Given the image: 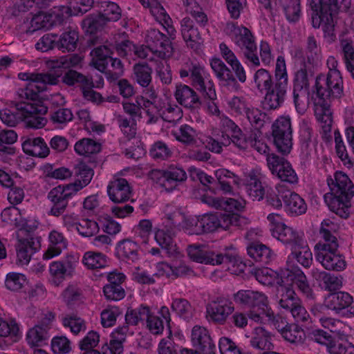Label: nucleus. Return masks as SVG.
<instances>
[{
  "instance_id": "1",
  "label": "nucleus",
  "mask_w": 354,
  "mask_h": 354,
  "mask_svg": "<svg viewBox=\"0 0 354 354\" xmlns=\"http://www.w3.org/2000/svg\"><path fill=\"white\" fill-rule=\"evenodd\" d=\"M330 192L324 195V201L330 211L342 218H347L351 211V199L354 196V185L342 171H336L334 179L328 180Z\"/></svg>"
},
{
  "instance_id": "2",
  "label": "nucleus",
  "mask_w": 354,
  "mask_h": 354,
  "mask_svg": "<svg viewBox=\"0 0 354 354\" xmlns=\"http://www.w3.org/2000/svg\"><path fill=\"white\" fill-rule=\"evenodd\" d=\"M313 11L312 24L313 27L322 26L324 38L328 43L336 39L337 19L336 14L338 10H331V2L328 0H308Z\"/></svg>"
},
{
  "instance_id": "3",
  "label": "nucleus",
  "mask_w": 354,
  "mask_h": 354,
  "mask_svg": "<svg viewBox=\"0 0 354 354\" xmlns=\"http://www.w3.org/2000/svg\"><path fill=\"white\" fill-rule=\"evenodd\" d=\"M18 77L21 80L27 81L24 87L17 91L19 98L21 101L27 100L35 102L39 98V93L46 89L48 85H55L58 83L59 75L53 73H20Z\"/></svg>"
},
{
  "instance_id": "4",
  "label": "nucleus",
  "mask_w": 354,
  "mask_h": 354,
  "mask_svg": "<svg viewBox=\"0 0 354 354\" xmlns=\"http://www.w3.org/2000/svg\"><path fill=\"white\" fill-rule=\"evenodd\" d=\"M164 213L168 223L171 225L169 230L159 229L155 232V240L157 243L162 248L167 250L168 254L176 255L180 251L176 245L174 243V236L176 228L180 225V222L183 220V214L175 206L167 205Z\"/></svg>"
},
{
  "instance_id": "5",
  "label": "nucleus",
  "mask_w": 354,
  "mask_h": 354,
  "mask_svg": "<svg viewBox=\"0 0 354 354\" xmlns=\"http://www.w3.org/2000/svg\"><path fill=\"white\" fill-rule=\"evenodd\" d=\"M232 39L243 51L245 63L250 67H259L260 59L257 55L255 37L245 27L231 25Z\"/></svg>"
},
{
  "instance_id": "6",
  "label": "nucleus",
  "mask_w": 354,
  "mask_h": 354,
  "mask_svg": "<svg viewBox=\"0 0 354 354\" xmlns=\"http://www.w3.org/2000/svg\"><path fill=\"white\" fill-rule=\"evenodd\" d=\"M315 256L316 261L326 270L342 272L347 268L346 257L339 250L338 243H317Z\"/></svg>"
},
{
  "instance_id": "7",
  "label": "nucleus",
  "mask_w": 354,
  "mask_h": 354,
  "mask_svg": "<svg viewBox=\"0 0 354 354\" xmlns=\"http://www.w3.org/2000/svg\"><path fill=\"white\" fill-rule=\"evenodd\" d=\"M187 252L189 258L197 263L209 264L212 266L227 263V269L232 272H234V270L231 269L230 265L234 266L240 263L239 266L244 267V265H242L240 259L236 255H223L222 254H215L213 251L209 250L205 245H190L187 249Z\"/></svg>"
},
{
  "instance_id": "8",
  "label": "nucleus",
  "mask_w": 354,
  "mask_h": 354,
  "mask_svg": "<svg viewBox=\"0 0 354 354\" xmlns=\"http://www.w3.org/2000/svg\"><path fill=\"white\" fill-rule=\"evenodd\" d=\"M200 227L194 232H212L218 228L225 230L230 226L241 227L245 219L236 214H224L218 215L216 214H205L199 216Z\"/></svg>"
},
{
  "instance_id": "9",
  "label": "nucleus",
  "mask_w": 354,
  "mask_h": 354,
  "mask_svg": "<svg viewBox=\"0 0 354 354\" xmlns=\"http://www.w3.org/2000/svg\"><path fill=\"white\" fill-rule=\"evenodd\" d=\"M78 263L79 256L73 253L67 254L62 260L52 261L48 268V282L55 287L62 286L75 274Z\"/></svg>"
},
{
  "instance_id": "10",
  "label": "nucleus",
  "mask_w": 354,
  "mask_h": 354,
  "mask_svg": "<svg viewBox=\"0 0 354 354\" xmlns=\"http://www.w3.org/2000/svg\"><path fill=\"white\" fill-rule=\"evenodd\" d=\"M315 88L317 97L326 100L339 97L343 92V80L340 72L332 71L317 75Z\"/></svg>"
},
{
  "instance_id": "11",
  "label": "nucleus",
  "mask_w": 354,
  "mask_h": 354,
  "mask_svg": "<svg viewBox=\"0 0 354 354\" xmlns=\"http://www.w3.org/2000/svg\"><path fill=\"white\" fill-rule=\"evenodd\" d=\"M292 130L291 119L288 115H281L272 124L274 144L279 152L288 154L292 149Z\"/></svg>"
},
{
  "instance_id": "12",
  "label": "nucleus",
  "mask_w": 354,
  "mask_h": 354,
  "mask_svg": "<svg viewBox=\"0 0 354 354\" xmlns=\"http://www.w3.org/2000/svg\"><path fill=\"white\" fill-rule=\"evenodd\" d=\"M78 192L71 184L57 185L48 192L47 198L53 204L48 214L55 217L62 215L68 206V201Z\"/></svg>"
},
{
  "instance_id": "13",
  "label": "nucleus",
  "mask_w": 354,
  "mask_h": 354,
  "mask_svg": "<svg viewBox=\"0 0 354 354\" xmlns=\"http://www.w3.org/2000/svg\"><path fill=\"white\" fill-rule=\"evenodd\" d=\"M309 78L305 66L298 69L293 79V101L297 112L304 113L308 100Z\"/></svg>"
},
{
  "instance_id": "14",
  "label": "nucleus",
  "mask_w": 354,
  "mask_h": 354,
  "mask_svg": "<svg viewBox=\"0 0 354 354\" xmlns=\"http://www.w3.org/2000/svg\"><path fill=\"white\" fill-rule=\"evenodd\" d=\"M100 12L95 17L86 18L84 20V26L91 29H97L108 22L117 21L122 16L120 6L115 2L104 1L100 2Z\"/></svg>"
},
{
  "instance_id": "15",
  "label": "nucleus",
  "mask_w": 354,
  "mask_h": 354,
  "mask_svg": "<svg viewBox=\"0 0 354 354\" xmlns=\"http://www.w3.org/2000/svg\"><path fill=\"white\" fill-rule=\"evenodd\" d=\"M190 80L192 84L209 99H216L214 83L209 73L200 64L191 66Z\"/></svg>"
},
{
  "instance_id": "16",
  "label": "nucleus",
  "mask_w": 354,
  "mask_h": 354,
  "mask_svg": "<svg viewBox=\"0 0 354 354\" xmlns=\"http://www.w3.org/2000/svg\"><path fill=\"white\" fill-rule=\"evenodd\" d=\"M147 45L153 49V57H149V60L169 58L172 55L173 48L167 37L158 30L151 28L147 31L146 35Z\"/></svg>"
},
{
  "instance_id": "17",
  "label": "nucleus",
  "mask_w": 354,
  "mask_h": 354,
  "mask_svg": "<svg viewBox=\"0 0 354 354\" xmlns=\"http://www.w3.org/2000/svg\"><path fill=\"white\" fill-rule=\"evenodd\" d=\"M267 165L271 173L282 181L296 183L298 177L290 163L284 158L272 153L267 158Z\"/></svg>"
},
{
  "instance_id": "18",
  "label": "nucleus",
  "mask_w": 354,
  "mask_h": 354,
  "mask_svg": "<svg viewBox=\"0 0 354 354\" xmlns=\"http://www.w3.org/2000/svg\"><path fill=\"white\" fill-rule=\"evenodd\" d=\"M234 311L232 301L225 297H217L206 308L207 317L213 322L223 324Z\"/></svg>"
},
{
  "instance_id": "19",
  "label": "nucleus",
  "mask_w": 354,
  "mask_h": 354,
  "mask_svg": "<svg viewBox=\"0 0 354 354\" xmlns=\"http://www.w3.org/2000/svg\"><path fill=\"white\" fill-rule=\"evenodd\" d=\"M232 299L238 306L250 309L267 307L269 303L263 292L252 290H240L233 294Z\"/></svg>"
},
{
  "instance_id": "20",
  "label": "nucleus",
  "mask_w": 354,
  "mask_h": 354,
  "mask_svg": "<svg viewBox=\"0 0 354 354\" xmlns=\"http://www.w3.org/2000/svg\"><path fill=\"white\" fill-rule=\"evenodd\" d=\"M314 111L315 115L320 124L323 137L327 138L330 136L333 123L330 99L315 98Z\"/></svg>"
},
{
  "instance_id": "21",
  "label": "nucleus",
  "mask_w": 354,
  "mask_h": 354,
  "mask_svg": "<svg viewBox=\"0 0 354 354\" xmlns=\"http://www.w3.org/2000/svg\"><path fill=\"white\" fill-rule=\"evenodd\" d=\"M143 6L149 8L150 12L156 21L164 28L169 37L174 39L176 30L172 25V20L158 0L143 1Z\"/></svg>"
},
{
  "instance_id": "22",
  "label": "nucleus",
  "mask_w": 354,
  "mask_h": 354,
  "mask_svg": "<svg viewBox=\"0 0 354 354\" xmlns=\"http://www.w3.org/2000/svg\"><path fill=\"white\" fill-rule=\"evenodd\" d=\"M18 109L22 110L24 113V117L27 118L28 127L34 129H41L46 124V119L38 115V114L46 113L47 108L39 105L35 102L26 103L21 101L18 105Z\"/></svg>"
},
{
  "instance_id": "23",
  "label": "nucleus",
  "mask_w": 354,
  "mask_h": 354,
  "mask_svg": "<svg viewBox=\"0 0 354 354\" xmlns=\"http://www.w3.org/2000/svg\"><path fill=\"white\" fill-rule=\"evenodd\" d=\"M146 322L147 328L153 335L162 334L165 322L168 330V337L172 335L170 313L167 307L162 306L158 311V315H153L150 310Z\"/></svg>"
},
{
  "instance_id": "24",
  "label": "nucleus",
  "mask_w": 354,
  "mask_h": 354,
  "mask_svg": "<svg viewBox=\"0 0 354 354\" xmlns=\"http://www.w3.org/2000/svg\"><path fill=\"white\" fill-rule=\"evenodd\" d=\"M273 237L281 241L287 248L296 250L299 245L306 241L304 234L301 231L283 225L278 231H275L272 235Z\"/></svg>"
},
{
  "instance_id": "25",
  "label": "nucleus",
  "mask_w": 354,
  "mask_h": 354,
  "mask_svg": "<svg viewBox=\"0 0 354 354\" xmlns=\"http://www.w3.org/2000/svg\"><path fill=\"white\" fill-rule=\"evenodd\" d=\"M273 237L281 241L287 248L296 250L299 245L306 241L304 234L301 231L283 225L278 231H275L272 235Z\"/></svg>"
},
{
  "instance_id": "26",
  "label": "nucleus",
  "mask_w": 354,
  "mask_h": 354,
  "mask_svg": "<svg viewBox=\"0 0 354 354\" xmlns=\"http://www.w3.org/2000/svg\"><path fill=\"white\" fill-rule=\"evenodd\" d=\"M107 194L114 203L128 201L131 196V191L125 178H115L110 181L107 186Z\"/></svg>"
},
{
  "instance_id": "27",
  "label": "nucleus",
  "mask_w": 354,
  "mask_h": 354,
  "mask_svg": "<svg viewBox=\"0 0 354 354\" xmlns=\"http://www.w3.org/2000/svg\"><path fill=\"white\" fill-rule=\"evenodd\" d=\"M285 268L282 272V276L285 277L284 281L286 283L290 281L295 283L299 290L308 298L313 299V293L310 288L306 276L298 267H290Z\"/></svg>"
},
{
  "instance_id": "28",
  "label": "nucleus",
  "mask_w": 354,
  "mask_h": 354,
  "mask_svg": "<svg viewBox=\"0 0 354 354\" xmlns=\"http://www.w3.org/2000/svg\"><path fill=\"white\" fill-rule=\"evenodd\" d=\"M192 342L203 354H215L216 346L205 327L194 326L192 330Z\"/></svg>"
},
{
  "instance_id": "29",
  "label": "nucleus",
  "mask_w": 354,
  "mask_h": 354,
  "mask_svg": "<svg viewBox=\"0 0 354 354\" xmlns=\"http://www.w3.org/2000/svg\"><path fill=\"white\" fill-rule=\"evenodd\" d=\"M181 35L187 45L193 49H198L203 43L197 27L188 17H184L180 22Z\"/></svg>"
},
{
  "instance_id": "30",
  "label": "nucleus",
  "mask_w": 354,
  "mask_h": 354,
  "mask_svg": "<svg viewBox=\"0 0 354 354\" xmlns=\"http://www.w3.org/2000/svg\"><path fill=\"white\" fill-rule=\"evenodd\" d=\"M48 247L44 254V259L48 260L61 254L63 250L68 247V240L64 234L53 230L48 234Z\"/></svg>"
},
{
  "instance_id": "31",
  "label": "nucleus",
  "mask_w": 354,
  "mask_h": 354,
  "mask_svg": "<svg viewBox=\"0 0 354 354\" xmlns=\"http://www.w3.org/2000/svg\"><path fill=\"white\" fill-rule=\"evenodd\" d=\"M284 203L285 212L290 216H299L306 213L307 204L298 194L285 191L281 195Z\"/></svg>"
},
{
  "instance_id": "32",
  "label": "nucleus",
  "mask_w": 354,
  "mask_h": 354,
  "mask_svg": "<svg viewBox=\"0 0 354 354\" xmlns=\"http://www.w3.org/2000/svg\"><path fill=\"white\" fill-rule=\"evenodd\" d=\"M287 85L276 83L271 88L266 91V93L263 101L264 109L272 110L279 108L283 102L287 91Z\"/></svg>"
},
{
  "instance_id": "33",
  "label": "nucleus",
  "mask_w": 354,
  "mask_h": 354,
  "mask_svg": "<svg viewBox=\"0 0 354 354\" xmlns=\"http://www.w3.org/2000/svg\"><path fill=\"white\" fill-rule=\"evenodd\" d=\"M50 17L45 13L40 12L27 17L19 25V30L21 33L30 35L42 28H48L51 26L50 23Z\"/></svg>"
},
{
  "instance_id": "34",
  "label": "nucleus",
  "mask_w": 354,
  "mask_h": 354,
  "mask_svg": "<svg viewBox=\"0 0 354 354\" xmlns=\"http://www.w3.org/2000/svg\"><path fill=\"white\" fill-rule=\"evenodd\" d=\"M93 2V0H71L70 7L62 6L55 8L57 12L55 10L53 14L59 21L63 20L66 16L83 14L92 7Z\"/></svg>"
},
{
  "instance_id": "35",
  "label": "nucleus",
  "mask_w": 354,
  "mask_h": 354,
  "mask_svg": "<svg viewBox=\"0 0 354 354\" xmlns=\"http://www.w3.org/2000/svg\"><path fill=\"white\" fill-rule=\"evenodd\" d=\"M277 296L279 306L286 310H290L300 301L292 286L285 281L277 286Z\"/></svg>"
},
{
  "instance_id": "36",
  "label": "nucleus",
  "mask_w": 354,
  "mask_h": 354,
  "mask_svg": "<svg viewBox=\"0 0 354 354\" xmlns=\"http://www.w3.org/2000/svg\"><path fill=\"white\" fill-rule=\"evenodd\" d=\"M175 97L176 100L185 107L196 109L199 107L201 104L196 92L185 84L176 86Z\"/></svg>"
},
{
  "instance_id": "37",
  "label": "nucleus",
  "mask_w": 354,
  "mask_h": 354,
  "mask_svg": "<svg viewBox=\"0 0 354 354\" xmlns=\"http://www.w3.org/2000/svg\"><path fill=\"white\" fill-rule=\"evenodd\" d=\"M22 149L26 154L44 158L48 155L49 149L41 137L27 138L22 143Z\"/></svg>"
},
{
  "instance_id": "38",
  "label": "nucleus",
  "mask_w": 354,
  "mask_h": 354,
  "mask_svg": "<svg viewBox=\"0 0 354 354\" xmlns=\"http://www.w3.org/2000/svg\"><path fill=\"white\" fill-rule=\"evenodd\" d=\"M283 271H285V269H281L280 272H277L269 268H262L256 269L254 275L255 279L264 286L277 284L279 286L284 283L285 277L282 276Z\"/></svg>"
},
{
  "instance_id": "39",
  "label": "nucleus",
  "mask_w": 354,
  "mask_h": 354,
  "mask_svg": "<svg viewBox=\"0 0 354 354\" xmlns=\"http://www.w3.org/2000/svg\"><path fill=\"white\" fill-rule=\"evenodd\" d=\"M39 248L38 242L33 238L20 239L16 246L17 257L19 262L22 264H27L31 256L36 252Z\"/></svg>"
},
{
  "instance_id": "40",
  "label": "nucleus",
  "mask_w": 354,
  "mask_h": 354,
  "mask_svg": "<svg viewBox=\"0 0 354 354\" xmlns=\"http://www.w3.org/2000/svg\"><path fill=\"white\" fill-rule=\"evenodd\" d=\"M352 304V297L347 292H338L328 295L324 300L328 309L339 313Z\"/></svg>"
},
{
  "instance_id": "41",
  "label": "nucleus",
  "mask_w": 354,
  "mask_h": 354,
  "mask_svg": "<svg viewBox=\"0 0 354 354\" xmlns=\"http://www.w3.org/2000/svg\"><path fill=\"white\" fill-rule=\"evenodd\" d=\"M91 65L100 72H104L108 64V59L112 54L111 49L106 45L95 48L91 52Z\"/></svg>"
},
{
  "instance_id": "42",
  "label": "nucleus",
  "mask_w": 354,
  "mask_h": 354,
  "mask_svg": "<svg viewBox=\"0 0 354 354\" xmlns=\"http://www.w3.org/2000/svg\"><path fill=\"white\" fill-rule=\"evenodd\" d=\"M135 102L145 111L147 124H155L162 118L158 103L149 102L141 96H136Z\"/></svg>"
},
{
  "instance_id": "43",
  "label": "nucleus",
  "mask_w": 354,
  "mask_h": 354,
  "mask_svg": "<svg viewBox=\"0 0 354 354\" xmlns=\"http://www.w3.org/2000/svg\"><path fill=\"white\" fill-rule=\"evenodd\" d=\"M116 250L118 256L127 261L136 262L139 259V245L136 241L123 240L119 242Z\"/></svg>"
},
{
  "instance_id": "44",
  "label": "nucleus",
  "mask_w": 354,
  "mask_h": 354,
  "mask_svg": "<svg viewBox=\"0 0 354 354\" xmlns=\"http://www.w3.org/2000/svg\"><path fill=\"white\" fill-rule=\"evenodd\" d=\"M181 1L185 12L191 15L201 27H205L208 22V18L198 2L196 0Z\"/></svg>"
},
{
  "instance_id": "45",
  "label": "nucleus",
  "mask_w": 354,
  "mask_h": 354,
  "mask_svg": "<svg viewBox=\"0 0 354 354\" xmlns=\"http://www.w3.org/2000/svg\"><path fill=\"white\" fill-rule=\"evenodd\" d=\"M75 176L76 180L71 184L79 192L90 183L93 171L89 166L81 162L75 167Z\"/></svg>"
},
{
  "instance_id": "46",
  "label": "nucleus",
  "mask_w": 354,
  "mask_h": 354,
  "mask_svg": "<svg viewBox=\"0 0 354 354\" xmlns=\"http://www.w3.org/2000/svg\"><path fill=\"white\" fill-rule=\"evenodd\" d=\"M271 335L263 327H257L254 330V336L250 340L251 346L257 349L266 351L273 348Z\"/></svg>"
},
{
  "instance_id": "47",
  "label": "nucleus",
  "mask_w": 354,
  "mask_h": 354,
  "mask_svg": "<svg viewBox=\"0 0 354 354\" xmlns=\"http://www.w3.org/2000/svg\"><path fill=\"white\" fill-rule=\"evenodd\" d=\"M48 328L37 324L30 328L26 335V341L31 347L41 346L48 339Z\"/></svg>"
},
{
  "instance_id": "48",
  "label": "nucleus",
  "mask_w": 354,
  "mask_h": 354,
  "mask_svg": "<svg viewBox=\"0 0 354 354\" xmlns=\"http://www.w3.org/2000/svg\"><path fill=\"white\" fill-rule=\"evenodd\" d=\"M338 225L336 223L330 219H324L320 226L319 233L322 238V241H319L317 243L329 244L333 243H338L337 239L335 236V233L338 230Z\"/></svg>"
},
{
  "instance_id": "49",
  "label": "nucleus",
  "mask_w": 354,
  "mask_h": 354,
  "mask_svg": "<svg viewBox=\"0 0 354 354\" xmlns=\"http://www.w3.org/2000/svg\"><path fill=\"white\" fill-rule=\"evenodd\" d=\"M295 259L297 261L305 268H309L313 263V254L306 243V241L299 245L296 250H291V254L288 256Z\"/></svg>"
},
{
  "instance_id": "50",
  "label": "nucleus",
  "mask_w": 354,
  "mask_h": 354,
  "mask_svg": "<svg viewBox=\"0 0 354 354\" xmlns=\"http://www.w3.org/2000/svg\"><path fill=\"white\" fill-rule=\"evenodd\" d=\"M306 55L310 64L317 65L322 59L320 45L314 36H309L307 39Z\"/></svg>"
},
{
  "instance_id": "51",
  "label": "nucleus",
  "mask_w": 354,
  "mask_h": 354,
  "mask_svg": "<svg viewBox=\"0 0 354 354\" xmlns=\"http://www.w3.org/2000/svg\"><path fill=\"white\" fill-rule=\"evenodd\" d=\"M74 149L80 156H88L98 153L101 149V145L91 138H83L75 143Z\"/></svg>"
},
{
  "instance_id": "52",
  "label": "nucleus",
  "mask_w": 354,
  "mask_h": 354,
  "mask_svg": "<svg viewBox=\"0 0 354 354\" xmlns=\"http://www.w3.org/2000/svg\"><path fill=\"white\" fill-rule=\"evenodd\" d=\"M78 33L75 30H68L63 32L57 39V47L63 51H72L76 48Z\"/></svg>"
},
{
  "instance_id": "53",
  "label": "nucleus",
  "mask_w": 354,
  "mask_h": 354,
  "mask_svg": "<svg viewBox=\"0 0 354 354\" xmlns=\"http://www.w3.org/2000/svg\"><path fill=\"white\" fill-rule=\"evenodd\" d=\"M209 62L213 72L220 81H234V78L232 75L230 68L220 58H212Z\"/></svg>"
},
{
  "instance_id": "54",
  "label": "nucleus",
  "mask_w": 354,
  "mask_h": 354,
  "mask_svg": "<svg viewBox=\"0 0 354 354\" xmlns=\"http://www.w3.org/2000/svg\"><path fill=\"white\" fill-rule=\"evenodd\" d=\"M248 255L256 261L268 262L271 257L270 250L265 245L258 243H251L247 248Z\"/></svg>"
},
{
  "instance_id": "55",
  "label": "nucleus",
  "mask_w": 354,
  "mask_h": 354,
  "mask_svg": "<svg viewBox=\"0 0 354 354\" xmlns=\"http://www.w3.org/2000/svg\"><path fill=\"white\" fill-rule=\"evenodd\" d=\"M1 216L2 220L8 224L20 228L25 227L26 222L22 218L19 209L15 206L4 209Z\"/></svg>"
},
{
  "instance_id": "56",
  "label": "nucleus",
  "mask_w": 354,
  "mask_h": 354,
  "mask_svg": "<svg viewBox=\"0 0 354 354\" xmlns=\"http://www.w3.org/2000/svg\"><path fill=\"white\" fill-rule=\"evenodd\" d=\"M136 82L142 87L147 88L152 80V69L146 64H137L133 66Z\"/></svg>"
},
{
  "instance_id": "57",
  "label": "nucleus",
  "mask_w": 354,
  "mask_h": 354,
  "mask_svg": "<svg viewBox=\"0 0 354 354\" xmlns=\"http://www.w3.org/2000/svg\"><path fill=\"white\" fill-rule=\"evenodd\" d=\"M150 308L146 306H140L135 309H128L125 315L127 325L136 326L140 322L146 320L149 316Z\"/></svg>"
},
{
  "instance_id": "58",
  "label": "nucleus",
  "mask_w": 354,
  "mask_h": 354,
  "mask_svg": "<svg viewBox=\"0 0 354 354\" xmlns=\"http://www.w3.org/2000/svg\"><path fill=\"white\" fill-rule=\"evenodd\" d=\"M83 264L88 269H98L106 266V256L100 252L88 251L82 258Z\"/></svg>"
},
{
  "instance_id": "59",
  "label": "nucleus",
  "mask_w": 354,
  "mask_h": 354,
  "mask_svg": "<svg viewBox=\"0 0 354 354\" xmlns=\"http://www.w3.org/2000/svg\"><path fill=\"white\" fill-rule=\"evenodd\" d=\"M172 135L179 142L192 145L196 142V131L188 124L181 125L178 130L172 131Z\"/></svg>"
},
{
  "instance_id": "60",
  "label": "nucleus",
  "mask_w": 354,
  "mask_h": 354,
  "mask_svg": "<svg viewBox=\"0 0 354 354\" xmlns=\"http://www.w3.org/2000/svg\"><path fill=\"white\" fill-rule=\"evenodd\" d=\"M278 2L288 21H296L299 19L301 11L300 0H278Z\"/></svg>"
},
{
  "instance_id": "61",
  "label": "nucleus",
  "mask_w": 354,
  "mask_h": 354,
  "mask_svg": "<svg viewBox=\"0 0 354 354\" xmlns=\"http://www.w3.org/2000/svg\"><path fill=\"white\" fill-rule=\"evenodd\" d=\"M253 79L257 88L261 93L274 86L272 75L266 69L257 70L254 74Z\"/></svg>"
},
{
  "instance_id": "62",
  "label": "nucleus",
  "mask_w": 354,
  "mask_h": 354,
  "mask_svg": "<svg viewBox=\"0 0 354 354\" xmlns=\"http://www.w3.org/2000/svg\"><path fill=\"white\" fill-rule=\"evenodd\" d=\"M19 326L15 320H7L0 317L1 337H10L15 342L19 337Z\"/></svg>"
},
{
  "instance_id": "63",
  "label": "nucleus",
  "mask_w": 354,
  "mask_h": 354,
  "mask_svg": "<svg viewBox=\"0 0 354 354\" xmlns=\"http://www.w3.org/2000/svg\"><path fill=\"white\" fill-rule=\"evenodd\" d=\"M75 231L82 237H91L99 231V226L96 221L88 218L80 219Z\"/></svg>"
},
{
  "instance_id": "64",
  "label": "nucleus",
  "mask_w": 354,
  "mask_h": 354,
  "mask_svg": "<svg viewBox=\"0 0 354 354\" xmlns=\"http://www.w3.org/2000/svg\"><path fill=\"white\" fill-rule=\"evenodd\" d=\"M206 147L212 152L220 153L223 147L230 145L229 136L222 133L221 136L208 137L206 140Z\"/></svg>"
}]
</instances>
